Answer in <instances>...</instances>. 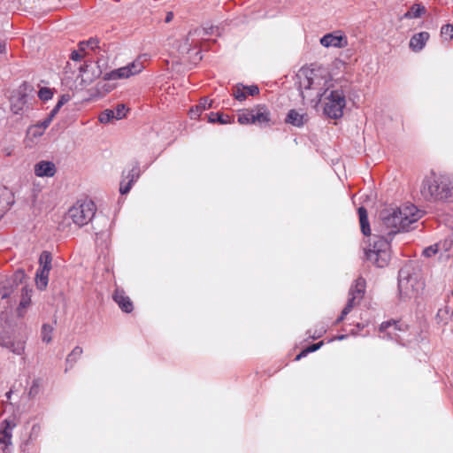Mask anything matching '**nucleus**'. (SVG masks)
<instances>
[{
    "mask_svg": "<svg viewBox=\"0 0 453 453\" xmlns=\"http://www.w3.org/2000/svg\"><path fill=\"white\" fill-rule=\"evenodd\" d=\"M358 215L363 234L370 236L369 247L365 250V259L375 266L383 268L390 260L392 236L402 231H408L410 226L421 218L422 211L412 203L382 210L380 213V224L373 229L372 234L365 207L358 208Z\"/></svg>",
    "mask_w": 453,
    "mask_h": 453,
    "instance_id": "f257e3e1",
    "label": "nucleus"
},
{
    "mask_svg": "<svg viewBox=\"0 0 453 453\" xmlns=\"http://www.w3.org/2000/svg\"><path fill=\"white\" fill-rule=\"evenodd\" d=\"M420 193L426 201H453V180L432 171L423 179Z\"/></svg>",
    "mask_w": 453,
    "mask_h": 453,
    "instance_id": "f03ea898",
    "label": "nucleus"
},
{
    "mask_svg": "<svg viewBox=\"0 0 453 453\" xmlns=\"http://www.w3.org/2000/svg\"><path fill=\"white\" fill-rule=\"evenodd\" d=\"M425 287L419 270L412 264H406L398 273V291L401 298L416 297Z\"/></svg>",
    "mask_w": 453,
    "mask_h": 453,
    "instance_id": "7ed1b4c3",
    "label": "nucleus"
},
{
    "mask_svg": "<svg viewBox=\"0 0 453 453\" xmlns=\"http://www.w3.org/2000/svg\"><path fill=\"white\" fill-rule=\"evenodd\" d=\"M299 79L298 89L302 97H311V89L325 90L326 94L334 85L326 76H323L315 70H306L297 75Z\"/></svg>",
    "mask_w": 453,
    "mask_h": 453,
    "instance_id": "20e7f679",
    "label": "nucleus"
},
{
    "mask_svg": "<svg viewBox=\"0 0 453 453\" xmlns=\"http://www.w3.org/2000/svg\"><path fill=\"white\" fill-rule=\"evenodd\" d=\"M324 114L333 119H338L342 117L343 110L346 106V95L342 87L334 84L328 93L323 96Z\"/></svg>",
    "mask_w": 453,
    "mask_h": 453,
    "instance_id": "39448f33",
    "label": "nucleus"
},
{
    "mask_svg": "<svg viewBox=\"0 0 453 453\" xmlns=\"http://www.w3.org/2000/svg\"><path fill=\"white\" fill-rule=\"evenodd\" d=\"M96 211V207L93 201H78L69 209L67 217L72 219L73 224L81 227L87 225L94 218Z\"/></svg>",
    "mask_w": 453,
    "mask_h": 453,
    "instance_id": "423d86ee",
    "label": "nucleus"
},
{
    "mask_svg": "<svg viewBox=\"0 0 453 453\" xmlns=\"http://www.w3.org/2000/svg\"><path fill=\"white\" fill-rule=\"evenodd\" d=\"M271 121V112L265 104H257L252 109L242 111L238 116L242 125L258 124L265 126Z\"/></svg>",
    "mask_w": 453,
    "mask_h": 453,
    "instance_id": "0eeeda50",
    "label": "nucleus"
},
{
    "mask_svg": "<svg viewBox=\"0 0 453 453\" xmlns=\"http://www.w3.org/2000/svg\"><path fill=\"white\" fill-rule=\"evenodd\" d=\"M219 35V28L218 27L210 26L204 27H197L189 31L184 44L180 47V50L182 54H188L192 48H196L201 40H205V36Z\"/></svg>",
    "mask_w": 453,
    "mask_h": 453,
    "instance_id": "6e6552de",
    "label": "nucleus"
},
{
    "mask_svg": "<svg viewBox=\"0 0 453 453\" xmlns=\"http://www.w3.org/2000/svg\"><path fill=\"white\" fill-rule=\"evenodd\" d=\"M33 90L32 86L23 82L11 96V110L14 114H21L28 101V94Z\"/></svg>",
    "mask_w": 453,
    "mask_h": 453,
    "instance_id": "1a4fd4ad",
    "label": "nucleus"
},
{
    "mask_svg": "<svg viewBox=\"0 0 453 453\" xmlns=\"http://www.w3.org/2000/svg\"><path fill=\"white\" fill-rule=\"evenodd\" d=\"M143 69V65L142 62L136 60L134 61L126 66L119 67L118 69H114L111 72L105 73L104 75V80L105 81H115L119 79H127L130 76L137 74L141 73Z\"/></svg>",
    "mask_w": 453,
    "mask_h": 453,
    "instance_id": "9d476101",
    "label": "nucleus"
},
{
    "mask_svg": "<svg viewBox=\"0 0 453 453\" xmlns=\"http://www.w3.org/2000/svg\"><path fill=\"white\" fill-rule=\"evenodd\" d=\"M402 326L399 321L395 320L382 322L380 326V333L382 335L380 337L398 342L400 339L398 332L403 330Z\"/></svg>",
    "mask_w": 453,
    "mask_h": 453,
    "instance_id": "9b49d317",
    "label": "nucleus"
},
{
    "mask_svg": "<svg viewBox=\"0 0 453 453\" xmlns=\"http://www.w3.org/2000/svg\"><path fill=\"white\" fill-rule=\"evenodd\" d=\"M25 340H13L8 334L0 331V346L8 349L14 354L21 355L25 350Z\"/></svg>",
    "mask_w": 453,
    "mask_h": 453,
    "instance_id": "f8f14e48",
    "label": "nucleus"
},
{
    "mask_svg": "<svg viewBox=\"0 0 453 453\" xmlns=\"http://www.w3.org/2000/svg\"><path fill=\"white\" fill-rule=\"evenodd\" d=\"M18 422L15 416H10L0 422V434L3 436L6 446L12 445V432L17 426Z\"/></svg>",
    "mask_w": 453,
    "mask_h": 453,
    "instance_id": "ddd939ff",
    "label": "nucleus"
},
{
    "mask_svg": "<svg viewBox=\"0 0 453 453\" xmlns=\"http://www.w3.org/2000/svg\"><path fill=\"white\" fill-rule=\"evenodd\" d=\"M320 43L326 48H343L347 46V38L342 35L326 34L320 39Z\"/></svg>",
    "mask_w": 453,
    "mask_h": 453,
    "instance_id": "4468645a",
    "label": "nucleus"
},
{
    "mask_svg": "<svg viewBox=\"0 0 453 453\" xmlns=\"http://www.w3.org/2000/svg\"><path fill=\"white\" fill-rule=\"evenodd\" d=\"M112 298L124 312L130 313L133 311V303L123 289L116 288Z\"/></svg>",
    "mask_w": 453,
    "mask_h": 453,
    "instance_id": "2eb2a0df",
    "label": "nucleus"
},
{
    "mask_svg": "<svg viewBox=\"0 0 453 453\" xmlns=\"http://www.w3.org/2000/svg\"><path fill=\"white\" fill-rule=\"evenodd\" d=\"M56 173V166L50 161H40L35 165V174L37 177H52Z\"/></svg>",
    "mask_w": 453,
    "mask_h": 453,
    "instance_id": "dca6fc26",
    "label": "nucleus"
},
{
    "mask_svg": "<svg viewBox=\"0 0 453 453\" xmlns=\"http://www.w3.org/2000/svg\"><path fill=\"white\" fill-rule=\"evenodd\" d=\"M430 35L427 32H419L411 36L410 40V48L415 51H420L426 45Z\"/></svg>",
    "mask_w": 453,
    "mask_h": 453,
    "instance_id": "f3484780",
    "label": "nucleus"
},
{
    "mask_svg": "<svg viewBox=\"0 0 453 453\" xmlns=\"http://www.w3.org/2000/svg\"><path fill=\"white\" fill-rule=\"evenodd\" d=\"M308 120V116L306 113H300L296 110H290L286 117L285 121L292 126L300 127L304 125V123Z\"/></svg>",
    "mask_w": 453,
    "mask_h": 453,
    "instance_id": "a211bd4d",
    "label": "nucleus"
},
{
    "mask_svg": "<svg viewBox=\"0 0 453 453\" xmlns=\"http://www.w3.org/2000/svg\"><path fill=\"white\" fill-rule=\"evenodd\" d=\"M365 291V280L362 277L355 280L354 285L351 286L349 291V296H355L357 302H360Z\"/></svg>",
    "mask_w": 453,
    "mask_h": 453,
    "instance_id": "6ab92c4d",
    "label": "nucleus"
},
{
    "mask_svg": "<svg viewBox=\"0 0 453 453\" xmlns=\"http://www.w3.org/2000/svg\"><path fill=\"white\" fill-rule=\"evenodd\" d=\"M23 273H17L15 274L14 279L6 280L3 285V291L0 290V296L2 299H5L9 297L12 292V283H16L18 280H21V278L23 277Z\"/></svg>",
    "mask_w": 453,
    "mask_h": 453,
    "instance_id": "aec40b11",
    "label": "nucleus"
},
{
    "mask_svg": "<svg viewBox=\"0 0 453 453\" xmlns=\"http://www.w3.org/2000/svg\"><path fill=\"white\" fill-rule=\"evenodd\" d=\"M99 43L100 42L97 37H90L87 41H81L79 42V50L83 53H86V50L89 49L90 50L96 52L97 50H100Z\"/></svg>",
    "mask_w": 453,
    "mask_h": 453,
    "instance_id": "412c9836",
    "label": "nucleus"
},
{
    "mask_svg": "<svg viewBox=\"0 0 453 453\" xmlns=\"http://www.w3.org/2000/svg\"><path fill=\"white\" fill-rule=\"evenodd\" d=\"M49 273L50 272L37 269L35 274V282L38 289L43 290L46 288L49 282Z\"/></svg>",
    "mask_w": 453,
    "mask_h": 453,
    "instance_id": "4be33fe9",
    "label": "nucleus"
},
{
    "mask_svg": "<svg viewBox=\"0 0 453 453\" xmlns=\"http://www.w3.org/2000/svg\"><path fill=\"white\" fill-rule=\"evenodd\" d=\"M51 261H52V257H51L50 252L46 251V250L42 251L39 257L40 266L38 269L50 272L51 269Z\"/></svg>",
    "mask_w": 453,
    "mask_h": 453,
    "instance_id": "5701e85b",
    "label": "nucleus"
},
{
    "mask_svg": "<svg viewBox=\"0 0 453 453\" xmlns=\"http://www.w3.org/2000/svg\"><path fill=\"white\" fill-rule=\"evenodd\" d=\"M426 8L420 4H414L411 6L410 10L404 14L406 19H415L426 13Z\"/></svg>",
    "mask_w": 453,
    "mask_h": 453,
    "instance_id": "b1692460",
    "label": "nucleus"
},
{
    "mask_svg": "<svg viewBox=\"0 0 453 453\" xmlns=\"http://www.w3.org/2000/svg\"><path fill=\"white\" fill-rule=\"evenodd\" d=\"M12 203L10 190L5 187L0 186V209H8Z\"/></svg>",
    "mask_w": 453,
    "mask_h": 453,
    "instance_id": "393cba45",
    "label": "nucleus"
},
{
    "mask_svg": "<svg viewBox=\"0 0 453 453\" xmlns=\"http://www.w3.org/2000/svg\"><path fill=\"white\" fill-rule=\"evenodd\" d=\"M211 102L208 103L206 98L202 99L200 103L195 107L190 109L189 115L191 119H196L200 116L202 111L205 110L207 107H211Z\"/></svg>",
    "mask_w": 453,
    "mask_h": 453,
    "instance_id": "a878e982",
    "label": "nucleus"
},
{
    "mask_svg": "<svg viewBox=\"0 0 453 453\" xmlns=\"http://www.w3.org/2000/svg\"><path fill=\"white\" fill-rule=\"evenodd\" d=\"M141 171L140 165L138 162H134L132 168L127 172V175L123 173V177L125 180H128L132 183H134L140 177Z\"/></svg>",
    "mask_w": 453,
    "mask_h": 453,
    "instance_id": "bb28decb",
    "label": "nucleus"
},
{
    "mask_svg": "<svg viewBox=\"0 0 453 453\" xmlns=\"http://www.w3.org/2000/svg\"><path fill=\"white\" fill-rule=\"evenodd\" d=\"M311 97H302L304 102L311 104L314 106H317L320 102H322L323 96L326 94L325 90L317 91L315 89H311Z\"/></svg>",
    "mask_w": 453,
    "mask_h": 453,
    "instance_id": "cd10ccee",
    "label": "nucleus"
},
{
    "mask_svg": "<svg viewBox=\"0 0 453 453\" xmlns=\"http://www.w3.org/2000/svg\"><path fill=\"white\" fill-rule=\"evenodd\" d=\"M451 317L450 309L447 306L438 310L436 314V321L438 324L445 325L448 323Z\"/></svg>",
    "mask_w": 453,
    "mask_h": 453,
    "instance_id": "c85d7f7f",
    "label": "nucleus"
},
{
    "mask_svg": "<svg viewBox=\"0 0 453 453\" xmlns=\"http://www.w3.org/2000/svg\"><path fill=\"white\" fill-rule=\"evenodd\" d=\"M208 120L210 123L227 124L230 122V118L219 112H211L208 115Z\"/></svg>",
    "mask_w": 453,
    "mask_h": 453,
    "instance_id": "c756f323",
    "label": "nucleus"
},
{
    "mask_svg": "<svg viewBox=\"0 0 453 453\" xmlns=\"http://www.w3.org/2000/svg\"><path fill=\"white\" fill-rule=\"evenodd\" d=\"M53 326L50 324H43L41 330L42 341L50 343L52 340Z\"/></svg>",
    "mask_w": 453,
    "mask_h": 453,
    "instance_id": "7c9ffc66",
    "label": "nucleus"
},
{
    "mask_svg": "<svg viewBox=\"0 0 453 453\" xmlns=\"http://www.w3.org/2000/svg\"><path fill=\"white\" fill-rule=\"evenodd\" d=\"M83 350L82 348L76 346L66 357V365L72 367L73 364L80 358Z\"/></svg>",
    "mask_w": 453,
    "mask_h": 453,
    "instance_id": "2f4dec72",
    "label": "nucleus"
},
{
    "mask_svg": "<svg viewBox=\"0 0 453 453\" xmlns=\"http://www.w3.org/2000/svg\"><path fill=\"white\" fill-rule=\"evenodd\" d=\"M30 293L31 290L27 289V288H22V295H21V300L19 302V310L21 308H26L30 303Z\"/></svg>",
    "mask_w": 453,
    "mask_h": 453,
    "instance_id": "473e14b6",
    "label": "nucleus"
},
{
    "mask_svg": "<svg viewBox=\"0 0 453 453\" xmlns=\"http://www.w3.org/2000/svg\"><path fill=\"white\" fill-rule=\"evenodd\" d=\"M114 118V111L111 109H106L104 111H102L99 115V121L101 123L106 124L109 123L111 119Z\"/></svg>",
    "mask_w": 453,
    "mask_h": 453,
    "instance_id": "72a5a7b5",
    "label": "nucleus"
},
{
    "mask_svg": "<svg viewBox=\"0 0 453 453\" xmlns=\"http://www.w3.org/2000/svg\"><path fill=\"white\" fill-rule=\"evenodd\" d=\"M441 35L444 40H451L453 38V25H443L441 28Z\"/></svg>",
    "mask_w": 453,
    "mask_h": 453,
    "instance_id": "f704fd0d",
    "label": "nucleus"
},
{
    "mask_svg": "<svg viewBox=\"0 0 453 453\" xmlns=\"http://www.w3.org/2000/svg\"><path fill=\"white\" fill-rule=\"evenodd\" d=\"M357 303H359V302H357L355 296H349L348 302L343 308V315H348Z\"/></svg>",
    "mask_w": 453,
    "mask_h": 453,
    "instance_id": "c9c22d12",
    "label": "nucleus"
},
{
    "mask_svg": "<svg viewBox=\"0 0 453 453\" xmlns=\"http://www.w3.org/2000/svg\"><path fill=\"white\" fill-rule=\"evenodd\" d=\"M53 96V92L50 88H42L39 91H38V97L42 100V101H48L50 99H51Z\"/></svg>",
    "mask_w": 453,
    "mask_h": 453,
    "instance_id": "e433bc0d",
    "label": "nucleus"
},
{
    "mask_svg": "<svg viewBox=\"0 0 453 453\" xmlns=\"http://www.w3.org/2000/svg\"><path fill=\"white\" fill-rule=\"evenodd\" d=\"M233 96L238 101L245 100L247 97L246 90H244L243 86H237L234 88Z\"/></svg>",
    "mask_w": 453,
    "mask_h": 453,
    "instance_id": "4c0bfd02",
    "label": "nucleus"
},
{
    "mask_svg": "<svg viewBox=\"0 0 453 453\" xmlns=\"http://www.w3.org/2000/svg\"><path fill=\"white\" fill-rule=\"evenodd\" d=\"M113 111L115 119H122L123 118L126 117L127 111L126 105L123 104H118L116 109Z\"/></svg>",
    "mask_w": 453,
    "mask_h": 453,
    "instance_id": "58836bf2",
    "label": "nucleus"
},
{
    "mask_svg": "<svg viewBox=\"0 0 453 453\" xmlns=\"http://www.w3.org/2000/svg\"><path fill=\"white\" fill-rule=\"evenodd\" d=\"M40 392V383L38 380H34L32 381V384L30 386V388L28 390V397L34 398Z\"/></svg>",
    "mask_w": 453,
    "mask_h": 453,
    "instance_id": "ea45409f",
    "label": "nucleus"
},
{
    "mask_svg": "<svg viewBox=\"0 0 453 453\" xmlns=\"http://www.w3.org/2000/svg\"><path fill=\"white\" fill-rule=\"evenodd\" d=\"M89 66H90V65H88V64L80 66V73H81L82 80H86V81L92 80L93 78H95L100 74L101 72H98L97 74H93L92 76H89L88 75Z\"/></svg>",
    "mask_w": 453,
    "mask_h": 453,
    "instance_id": "a19ab883",
    "label": "nucleus"
},
{
    "mask_svg": "<svg viewBox=\"0 0 453 453\" xmlns=\"http://www.w3.org/2000/svg\"><path fill=\"white\" fill-rule=\"evenodd\" d=\"M439 243H435L423 250V255L426 257L434 256L439 251Z\"/></svg>",
    "mask_w": 453,
    "mask_h": 453,
    "instance_id": "79ce46f5",
    "label": "nucleus"
},
{
    "mask_svg": "<svg viewBox=\"0 0 453 453\" xmlns=\"http://www.w3.org/2000/svg\"><path fill=\"white\" fill-rule=\"evenodd\" d=\"M134 183H132L131 181H127V183L125 182V179L120 182V185H119V192L121 195H126L127 194L132 186H133Z\"/></svg>",
    "mask_w": 453,
    "mask_h": 453,
    "instance_id": "37998d69",
    "label": "nucleus"
},
{
    "mask_svg": "<svg viewBox=\"0 0 453 453\" xmlns=\"http://www.w3.org/2000/svg\"><path fill=\"white\" fill-rule=\"evenodd\" d=\"M243 88L246 90V94L250 96H256L259 93V88L257 85L243 86Z\"/></svg>",
    "mask_w": 453,
    "mask_h": 453,
    "instance_id": "c03bdc74",
    "label": "nucleus"
},
{
    "mask_svg": "<svg viewBox=\"0 0 453 453\" xmlns=\"http://www.w3.org/2000/svg\"><path fill=\"white\" fill-rule=\"evenodd\" d=\"M40 432H41L40 425H38V424L33 425L31 431H30L29 439L30 440L35 439L39 435Z\"/></svg>",
    "mask_w": 453,
    "mask_h": 453,
    "instance_id": "a18cd8bd",
    "label": "nucleus"
},
{
    "mask_svg": "<svg viewBox=\"0 0 453 453\" xmlns=\"http://www.w3.org/2000/svg\"><path fill=\"white\" fill-rule=\"evenodd\" d=\"M85 55H86V53H83V52L80 51L79 50H73L70 55V58L73 61H80Z\"/></svg>",
    "mask_w": 453,
    "mask_h": 453,
    "instance_id": "49530a36",
    "label": "nucleus"
},
{
    "mask_svg": "<svg viewBox=\"0 0 453 453\" xmlns=\"http://www.w3.org/2000/svg\"><path fill=\"white\" fill-rule=\"evenodd\" d=\"M326 332V327L324 326H321L319 329L315 330L313 334H310V337H311L312 339H318L321 337Z\"/></svg>",
    "mask_w": 453,
    "mask_h": 453,
    "instance_id": "de8ad7c7",
    "label": "nucleus"
},
{
    "mask_svg": "<svg viewBox=\"0 0 453 453\" xmlns=\"http://www.w3.org/2000/svg\"><path fill=\"white\" fill-rule=\"evenodd\" d=\"M323 344H324L323 342L313 343L306 348V352H308V353L314 352V351L319 349Z\"/></svg>",
    "mask_w": 453,
    "mask_h": 453,
    "instance_id": "09e8293b",
    "label": "nucleus"
},
{
    "mask_svg": "<svg viewBox=\"0 0 453 453\" xmlns=\"http://www.w3.org/2000/svg\"><path fill=\"white\" fill-rule=\"evenodd\" d=\"M71 99L70 95L64 94L60 96L59 100L58 101V107H62L65 104H66Z\"/></svg>",
    "mask_w": 453,
    "mask_h": 453,
    "instance_id": "8fccbe9b",
    "label": "nucleus"
},
{
    "mask_svg": "<svg viewBox=\"0 0 453 453\" xmlns=\"http://www.w3.org/2000/svg\"><path fill=\"white\" fill-rule=\"evenodd\" d=\"M51 121H52V119H50V118L47 117L42 122H41L39 127L45 129L49 127V125L50 124Z\"/></svg>",
    "mask_w": 453,
    "mask_h": 453,
    "instance_id": "3c124183",
    "label": "nucleus"
},
{
    "mask_svg": "<svg viewBox=\"0 0 453 453\" xmlns=\"http://www.w3.org/2000/svg\"><path fill=\"white\" fill-rule=\"evenodd\" d=\"M307 354L308 352H306V349H304L296 357L295 360L298 361L301 358L306 357Z\"/></svg>",
    "mask_w": 453,
    "mask_h": 453,
    "instance_id": "603ef678",
    "label": "nucleus"
},
{
    "mask_svg": "<svg viewBox=\"0 0 453 453\" xmlns=\"http://www.w3.org/2000/svg\"><path fill=\"white\" fill-rule=\"evenodd\" d=\"M173 19V13L172 12H168L165 16V21L169 23Z\"/></svg>",
    "mask_w": 453,
    "mask_h": 453,
    "instance_id": "864d4df0",
    "label": "nucleus"
},
{
    "mask_svg": "<svg viewBox=\"0 0 453 453\" xmlns=\"http://www.w3.org/2000/svg\"><path fill=\"white\" fill-rule=\"evenodd\" d=\"M0 446H3V449L5 450L9 446H6V441H4L3 436L0 434Z\"/></svg>",
    "mask_w": 453,
    "mask_h": 453,
    "instance_id": "5fc2aeb1",
    "label": "nucleus"
},
{
    "mask_svg": "<svg viewBox=\"0 0 453 453\" xmlns=\"http://www.w3.org/2000/svg\"><path fill=\"white\" fill-rule=\"evenodd\" d=\"M345 316L346 315H343V311H342L340 317L335 320V324L337 325V324L341 323L344 319Z\"/></svg>",
    "mask_w": 453,
    "mask_h": 453,
    "instance_id": "6e6d98bb",
    "label": "nucleus"
},
{
    "mask_svg": "<svg viewBox=\"0 0 453 453\" xmlns=\"http://www.w3.org/2000/svg\"><path fill=\"white\" fill-rule=\"evenodd\" d=\"M58 111H57L56 110H53V109H52V110L50 111V114H49V116H48V117H49V118H50V119H54V117L57 115V113H58Z\"/></svg>",
    "mask_w": 453,
    "mask_h": 453,
    "instance_id": "4d7b16f0",
    "label": "nucleus"
},
{
    "mask_svg": "<svg viewBox=\"0 0 453 453\" xmlns=\"http://www.w3.org/2000/svg\"><path fill=\"white\" fill-rule=\"evenodd\" d=\"M12 390H9L8 392H6V394H5L6 399L10 400L12 397Z\"/></svg>",
    "mask_w": 453,
    "mask_h": 453,
    "instance_id": "13d9d810",
    "label": "nucleus"
},
{
    "mask_svg": "<svg viewBox=\"0 0 453 453\" xmlns=\"http://www.w3.org/2000/svg\"><path fill=\"white\" fill-rule=\"evenodd\" d=\"M5 50V45L0 43V53H3Z\"/></svg>",
    "mask_w": 453,
    "mask_h": 453,
    "instance_id": "bf43d9fd",
    "label": "nucleus"
},
{
    "mask_svg": "<svg viewBox=\"0 0 453 453\" xmlns=\"http://www.w3.org/2000/svg\"><path fill=\"white\" fill-rule=\"evenodd\" d=\"M346 337H347L346 334H342V335L337 336V339L341 341V340L345 339Z\"/></svg>",
    "mask_w": 453,
    "mask_h": 453,
    "instance_id": "052dcab7",
    "label": "nucleus"
},
{
    "mask_svg": "<svg viewBox=\"0 0 453 453\" xmlns=\"http://www.w3.org/2000/svg\"><path fill=\"white\" fill-rule=\"evenodd\" d=\"M60 108H61V107H58V104H57L55 105V107L53 108V110H56L57 111H59Z\"/></svg>",
    "mask_w": 453,
    "mask_h": 453,
    "instance_id": "680f3d73",
    "label": "nucleus"
}]
</instances>
